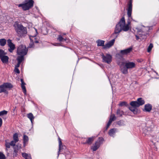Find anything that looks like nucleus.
Here are the masks:
<instances>
[{
	"mask_svg": "<svg viewBox=\"0 0 159 159\" xmlns=\"http://www.w3.org/2000/svg\"><path fill=\"white\" fill-rule=\"evenodd\" d=\"M66 34H62L58 35L57 40H67V39L66 37Z\"/></svg>",
	"mask_w": 159,
	"mask_h": 159,
	"instance_id": "obj_20",
	"label": "nucleus"
},
{
	"mask_svg": "<svg viewBox=\"0 0 159 159\" xmlns=\"http://www.w3.org/2000/svg\"><path fill=\"white\" fill-rule=\"evenodd\" d=\"M7 113V111L6 110H3L0 111V116H2L3 115H6Z\"/></svg>",
	"mask_w": 159,
	"mask_h": 159,
	"instance_id": "obj_35",
	"label": "nucleus"
},
{
	"mask_svg": "<svg viewBox=\"0 0 159 159\" xmlns=\"http://www.w3.org/2000/svg\"><path fill=\"white\" fill-rule=\"evenodd\" d=\"M14 27L18 36L20 37H25L27 34L26 27L23 26L21 24H19L15 22L14 25Z\"/></svg>",
	"mask_w": 159,
	"mask_h": 159,
	"instance_id": "obj_2",
	"label": "nucleus"
},
{
	"mask_svg": "<svg viewBox=\"0 0 159 159\" xmlns=\"http://www.w3.org/2000/svg\"><path fill=\"white\" fill-rule=\"evenodd\" d=\"M22 156L25 159L28 157V155L26 153L23 152L22 153Z\"/></svg>",
	"mask_w": 159,
	"mask_h": 159,
	"instance_id": "obj_44",
	"label": "nucleus"
},
{
	"mask_svg": "<svg viewBox=\"0 0 159 159\" xmlns=\"http://www.w3.org/2000/svg\"><path fill=\"white\" fill-rule=\"evenodd\" d=\"M152 105L150 104H147L145 105L144 108L143 109L144 111L150 112L152 109Z\"/></svg>",
	"mask_w": 159,
	"mask_h": 159,
	"instance_id": "obj_16",
	"label": "nucleus"
},
{
	"mask_svg": "<svg viewBox=\"0 0 159 159\" xmlns=\"http://www.w3.org/2000/svg\"><path fill=\"white\" fill-rule=\"evenodd\" d=\"M118 64L119 66L120 70L123 74H126L128 73V69L125 65V61L120 62H119Z\"/></svg>",
	"mask_w": 159,
	"mask_h": 159,
	"instance_id": "obj_9",
	"label": "nucleus"
},
{
	"mask_svg": "<svg viewBox=\"0 0 159 159\" xmlns=\"http://www.w3.org/2000/svg\"><path fill=\"white\" fill-rule=\"evenodd\" d=\"M16 141L14 140L11 141L10 143L11 146L15 147L16 145H15V143H16Z\"/></svg>",
	"mask_w": 159,
	"mask_h": 159,
	"instance_id": "obj_42",
	"label": "nucleus"
},
{
	"mask_svg": "<svg viewBox=\"0 0 159 159\" xmlns=\"http://www.w3.org/2000/svg\"><path fill=\"white\" fill-rule=\"evenodd\" d=\"M20 63L18 62L17 64L15 66V67H17V68H18V67L20 66Z\"/></svg>",
	"mask_w": 159,
	"mask_h": 159,
	"instance_id": "obj_48",
	"label": "nucleus"
},
{
	"mask_svg": "<svg viewBox=\"0 0 159 159\" xmlns=\"http://www.w3.org/2000/svg\"><path fill=\"white\" fill-rule=\"evenodd\" d=\"M5 88L11 89L13 87V85L10 83H5L3 84Z\"/></svg>",
	"mask_w": 159,
	"mask_h": 159,
	"instance_id": "obj_23",
	"label": "nucleus"
},
{
	"mask_svg": "<svg viewBox=\"0 0 159 159\" xmlns=\"http://www.w3.org/2000/svg\"><path fill=\"white\" fill-rule=\"evenodd\" d=\"M0 59L3 63H7L8 61L9 58L7 56L4 55Z\"/></svg>",
	"mask_w": 159,
	"mask_h": 159,
	"instance_id": "obj_19",
	"label": "nucleus"
},
{
	"mask_svg": "<svg viewBox=\"0 0 159 159\" xmlns=\"http://www.w3.org/2000/svg\"><path fill=\"white\" fill-rule=\"evenodd\" d=\"M6 43V40H0V44L1 46H4Z\"/></svg>",
	"mask_w": 159,
	"mask_h": 159,
	"instance_id": "obj_40",
	"label": "nucleus"
},
{
	"mask_svg": "<svg viewBox=\"0 0 159 159\" xmlns=\"http://www.w3.org/2000/svg\"><path fill=\"white\" fill-rule=\"evenodd\" d=\"M5 145L6 147L8 148H10V146H11L10 143H8L7 142H6Z\"/></svg>",
	"mask_w": 159,
	"mask_h": 159,
	"instance_id": "obj_43",
	"label": "nucleus"
},
{
	"mask_svg": "<svg viewBox=\"0 0 159 159\" xmlns=\"http://www.w3.org/2000/svg\"><path fill=\"white\" fill-rule=\"evenodd\" d=\"M148 131L146 129H145L143 130V134H144V136H146V135H147L148 134Z\"/></svg>",
	"mask_w": 159,
	"mask_h": 159,
	"instance_id": "obj_46",
	"label": "nucleus"
},
{
	"mask_svg": "<svg viewBox=\"0 0 159 159\" xmlns=\"http://www.w3.org/2000/svg\"><path fill=\"white\" fill-rule=\"evenodd\" d=\"M96 43L98 44V46L104 47V40H97Z\"/></svg>",
	"mask_w": 159,
	"mask_h": 159,
	"instance_id": "obj_30",
	"label": "nucleus"
},
{
	"mask_svg": "<svg viewBox=\"0 0 159 159\" xmlns=\"http://www.w3.org/2000/svg\"><path fill=\"white\" fill-rule=\"evenodd\" d=\"M145 103L144 100L142 98L137 99L136 101H132L130 103V105L131 106L139 107L140 106L143 105Z\"/></svg>",
	"mask_w": 159,
	"mask_h": 159,
	"instance_id": "obj_8",
	"label": "nucleus"
},
{
	"mask_svg": "<svg viewBox=\"0 0 159 159\" xmlns=\"http://www.w3.org/2000/svg\"><path fill=\"white\" fill-rule=\"evenodd\" d=\"M153 47V44L152 43H150L147 49V52H150L152 48Z\"/></svg>",
	"mask_w": 159,
	"mask_h": 159,
	"instance_id": "obj_34",
	"label": "nucleus"
},
{
	"mask_svg": "<svg viewBox=\"0 0 159 159\" xmlns=\"http://www.w3.org/2000/svg\"><path fill=\"white\" fill-rule=\"evenodd\" d=\"M116 114L119 117L121 116L124 114L123 111L120 110V109H118L116 110Z\"/></svg>",
	"mask_w": 159,
	"mask_h": 159,
	"instance_id": "obj_29",
	"label": "nucleus"
},
{
	"mask_svg": "<svg viewBox=\"0 0 159 159\" xmlns=\"http://www.w3.org/2000/svg\"><path fill=\"white\" fill-rule=\"evenodd\" d=\"M59 151L58 152V156H59V154H60V152H61V146H62V143L60 139L59 138Z\"/></svg>",
	"mask_w": 159,
	"mask_h": 159,
	"instance_id": "obj_33",
	"label": "nucleus"
},
{
	"mask_svg": "<svg viewBox=\"0 0 159 159\" xmlns=\"http://www.w3.org/2000/svg\"><path fill=\"white\" fill-rule=\"evenodd\" d=\"M2 124V120L1 118L0 117V127H1Z\"/></svg>",
	"mask_w": 159,
	"mask_h": 159,
	"instance_id": "obj_49",
	"label": "nucleus"
},
{
	"mask_svg": "<svg viewBox=\"0 0 159 159\" xmlns=\"http://www.w3.org/2000/svg\"><path fill=\"white\" fill-rule=\"evenodd\" d=\"M5 155L2 152H0V159H5Z\"/></svg>",
	"mask_w": 159,
	"mask_h": 159,
	"instance_id": "obj_41",
	"label": "nucleus"
},
{
	"mask_svg": "<svg viewBox=\"0 0 159 159\" xmlns=\"http://www.w3.org/2000/svg\"><path fill=\"white\" fill-rule=\"evenodd\" d=\"M110 125L108 124H107V125H106V130H107L108 129V127H109V126Z\"/></svg>",
	"mask_w": 159,
	"mask_h": 159,
	"instance_id": "obj_50",
	"label": "nucleus"
},
{
	"mask_svg": "<svg viewBox=\"0 0 159 159\" xmlns=\"http://www.w3.org/2000/svg\"><path fill=\"white\" fill-rule=\"evenodd\" d=\"M20 56H18L16 58V60L18 62L21 63L24 59V56L23 55H19Z\"/></svg>",
	"mask_w": 159,
	"mask_h": 159,
	"instance_id": "obj_27",
	"label": "nucleus"
},
{
	"mask_svg": "<svg viewBox=\"0 0 159 159\" xmlns=\"http://www.w3.org/2000/svg\"><path fill=\"white\" fill-rule=\"evenodd\" d=\"M16 107H15V108H14V109H13V110L14 111H15V110H16Z\"/></svg>",
	"mask_w": 159,
	"mask_h": 159,
	"instance_id": "obj_56",
	"label": "nucleus"
},
{
	"mask_svg": "<svg viewBox=\"0 0 159 159\" xmlns=\"http://www.w3.org/2000/svg\"><path fill=\"white\" fill-rule=\"evenodd\" d=\"M31 157L29 156H28V157L25 159H31Z\"/></svg>",
	"mask_w": 159,
	"mask_h": 159,
	"instance_id": "obj_52",
	"label": "nucleus"
},
{
	"mask_svg": "<svg viewBox=\"0 0 159 159\" xmlns=\"http://www.w3.org/2000/svg\"><path fill=\"white\" fill-rule=\"evenodd\" d=\"M123 57L124 56L121 53V52L120 51V53L116 54L115 55V57L116 58L120 59V60L124 59Z\"/></svg>",
	"mask_w": 159,
	"mask_h": 159,
	"instance_id": "obj_28",
	"label": "nucleus"
},
{
	"mask_svg": "<svg viewBox=\"0 0 159 159\" xmlns=\"http://www.w3.org/2000/svg\"><path fill=\"white\" fill-rule=\"evenodd\" d=\"M125 65L128 69H132L135 67L136 65L134 62L129 61H125Z\"/></svg>",
	"mask_w": 159,
	"mask_h": 159,
	"instance_id": "obj_12",
	"label": "nucleus"
},
{
	"mask_svg": "<svg viewBox=\"0 0 159 159\" xmlns=\"http://www.w3.org/2000/svg\"><path fill=\"white\" fill-rule=\"evenodd\" d=\"M20 81L21 83V85H25L26 84L24 82L23 79H20Z\"/></svg>",
	"mask_w": 159,
	"mask_h": 159,
	"instance_id": "obj_47",
	"label": "nucleus"
},
{
	"mask_svg": "<svg viewBox=\"0 0 159 159\" xmlns=\"http://www.w3.org/2000/svg\"><path fill=\"white\" fill-rule=\"evenodd\" d=\"M0 40H6V39H0Z\"/></svg>",
	"mask_w": 159,
	"mask_h": 159,
	"instance_id": "obj_59",
	"label": "nucleus"
},
{
	"mask_svg": "<svg viewBox=\"0 0 159 159\" xmlns=\"http://www.w3.org/2000/svg\"><path fill=\"white\" fill-rule=\"evenodd\" d=\"M60 44L59 43H56L55 44H54L55 46H58V45H59Z\"/></svg>",
	"mask_w": 159,
	"mask_h": 159,
	"instance_id": "obj_54",
	"label": "nucleus"
},
{
	"mask_svg": "<svg viewBox=\"0 0 159 159\" xmlns=\"http://www.w3.org/2000/svg\"><path fill=\"white\" fill-rule=\"evenodd\" d=\"M13 139L16 142H18L19 141V139L18 137V134L17 133H15L14 134L13 136Z\"/></svg>",
	"mask_w": 159,
	"mask_h": 159,
	"instance_id": "obj_32",
	"label": "nucleus"
},
{
	"mask_svg": "<svg viewBox=\"0 0 159 159\" xmlns=\"http://www.w3.org/2000/svg\"><path fill=\"white\" fill-rule=\"evenodd\" d=\"M14 71L17 74H19L20 73V71L19 69L18 68H17V67H15Z\"/></svg>",
	"mask_w": 159,
	"mask_h": 159,
	"instance_id": "obj_45",
	"label": "nucleus"
},
{
	"mask_svg": "<svg viewBox=\"0 0 159 159\" xmlns=\"http://www.w3.org/2000/svg\"><path fill=\"white\" fill-rule=\"evenodd\" d=\"M8 45L10 48L8 49V51L10 52H12L15 48V46L12 42L11 40H7Z\"/></svg>",
	"mask_w": 159,
	"mask_h": 159,
	"instance_id": "obj_15",
	"label": "nucleus"
},
{
	"mask_svg": "<svg viewBox=\"0 0 159 159\" xmlns=\"http://www.w3.org/2000/svg\"><path fill=\"white\" fill-rule=\"evenodd\" d=\"M63 147V146L62 145V146H61V152H61V149H62V147Z\"/></svg>",
	"mask_w": 159,
	"mask_h": 159,
	"instance_id": "obj_57",
	"label": "nucleus"
},
{
	"mask_svg": "<svg viewBox=\"0 0 159 159\" xmlns=\"http://www.w3.org/2000/svg\"><path fill=\"white\" fill-rule=\"evenodd\" d=\"M34 43H39V41L38 40H35V42H34Z\"/></svg>",
	"mask_w": 159,
	"mask_h": 159,
	"instance_id": "obj_53",
	"label": "nucleus"
},
{
	"mask_svg": "<svg viewBox=\"0 0 159 159\" xmlns=\"http://www.w3.org/2000/svg\"><path fill=\"white\" fill-rule=\"evenodd\" d=\"M34 2L33 0H25L22 3L18 5L19 7H21L24 11H27L32 7Z\"/></svg>",
	"mask_w": 159,
	"mask_h": 159,
	"instance_id": "obj_4",
	"label": "nucleus"
},
{
	"mask_svg": "<svg viewBox=\"0 0 159 159\" xmlns=\"http://www.w3.org/2000/svg\"><path fill=\"white\" fill-rule=\"evenodd\" d=\"M128 9H127V14L128 18L127 20V23L125 24V17H122L120 19L119 22L118 23L119 25L122 24V26H120L123 29V31H127L131 28V22L133 20L131 16L132 11V0H130L128 3Z\"/></svg>",
	"mask_w": 159,
	"mask_h": 159,
	"instance_id": "obj_1",
	"label": "nucleus"
},
{
	"mask_svg": "<svg viewBox=\"0 0 159 159\" xmlns=\"http://www.w3.org/2000/svg\"><path fill=\"white\" fill-rule=\"evenodd\" d=\"M118 105L120 107H122L123 106H125L126 107H128L129 105L127 103V102H120L119 104Z\"/></svg>",
	"mask_w": 159,
	"mask_h": 159,
	"instance_id": "obj_31",
	"label": "nucleus"
},
{
	"mask_svg": "<svg viewBox=\"0 0 159 159\" xmlns=\"http://www.w3.org/2000/svg\"><path fill=\"white\" fill-rule=\"evenodd\" d=\"M34 42H33V40H31L29 45L27 48H33L34 47Z\"/></svg>",
	"mask_w": 159,
	"mask_h": 159,
	"instance_id": "obj_39",
	"label": "nucleus"
},
{
	"mask_svg": "<svg viewBox=\"0 0 159 159\" xmlns=\"http://www.w3.org/2000/svg\"><path fill=\"white\" fill-rule=\"evenodd\" d=\"M6 54L3 50L0 49V59Z\"/></svg>",
	"mask_w": 159,
	"mask_h": 159,
	"instance_id": "obj_38",
	"label": "nucleus"
},
{
	"mask_svg": "<svg viewBox=\"0 0 159 159\" xmlns=\"http://www.w3.org/2000/svg\"><path fill=\"white\" fill-rule=\"evenodd\" d=\"M115 40H111L106 44L104 46L105 48H109L112 46L114 44Z\"/></svg>",
	"mask_w": 159,
	"mask_h": 159,
	"instance_id": "obj_21",
	"label": "nucleus"
},
{
	"mask_svg": "<svg viewBox=\"0 0 159 159\" xmlns=\"http://www.w3.org/2000/svg\"><path fill=\"white\" fill-rule=\"evenodd\" d=\"M28 51V49L25 45H20L17 48V53L18 55L25 56L27 54Z\"/></svg>",
	"mask_w": 159,
	"mask_h": 159,
	"instance_id": "obj_6",
	"label": "nucleus"
},
{
	"mask_svg": "<svg viewBox=\"0 0 159 159\" xmlns=\"http://www.w3.org/2000/svg\"><path fill=\"white\" fill-rule=\"evenodd\" d=\"M27 117L31 121L32 123H33V121L34 118L33 114L31 113H30L27 114Z\"/></svg>",
	"mask_w": 159,
	"mask_h": 159,
	"instance_id": "obj_24",
	"label": "nucleus"
},
{
	"mask_svg": "<svg viewBox=\"0 0 159 159\" xmlns=\"http://www.w3.org/2000/svg\"><path fill=\"white\" fill-rule=\"evenodd\" d=\"M116 129H110L108 132L109 134L111 136H113L115 134Z\"/></svg>",
	"mask_w": 159,
	"mask_h": 159,
	"instance_id": "obj_26",
	"label": "nucleus"
},
{
	"mask_svg": "<svg viewBox=\"0 0 159 159\" xmlns=\"http://www.w3.org/2000/svg\"><path fill=\"white\" fill-rule=\"evenodd\" d=\"M34 29L35 30V34L34 35L29 36L30 40H32L31 38V37H35L36 36V35L38 33L37 29L35 28H34Z\"/></svg>",
	"mask_w": 159,
	"mask_h": 159,
	"instance_id": "obj_36",
	"label": "nucleus"
},
{
	"mask_svg": "<svg viewBox=\"0 0 159 159\" xmlns=\"http://www.w3.org/2000/svg\"><path fill=\"white\" fill-rule=\"evenodd\" d=\"M137 107L131 106L129 107V109L132 111L134 114H137L138 113V109L137 108Z\"/></svg>",
	"mask_w": 159,
	"mask_h": 159,
	"instance_id": "obj_18",
	"label": "nucleus"
},
{
	"mask_svg": "<svg viewBox=\"0 0 159 159\" xmlns=\"http://www.w3.org/2000/svg\"><path fill=\"white\" fill-rule=\"evenodd\" d=\"M5 87L3 84L0 85V93L2 92L7 93L8 92L5 89Z\"/></svg>",
	"mask_w": 159,
	"mask_h": 159,
	"instance_id": "obj_25",
	"label": "nucleus"
},
{
	"mask_svg": "<svg viewBox=\"0 0 159 159\" xmlns=\"http://www.w3.org/2000/svg\"><path fill=\"white\" fill-rule=\"evenodd\" d=\"M23 146L25 147V146L28 144L29 141V138L25 134H24L23 136Z\"/></svg>",
	"mask_w": 159,
	"mask_h": 159,
	"instance_id": "obj_17",
	"label": "nucleus"
},
{
	"mask_svg": "<svg viewBox=\"0 0 159 159\" xmlns=\"http://www.w3.org/2000/svg\"><path fill=\"white\" fill-rule=\"evenodd\" d=\"M94 139V137L84 138L83 139L86 140L85 142L83 141V144H87L89 145H91Z\"/></svg>",
	"mask_w": 159,
	"mask_h": 159,
	"instance_id": "obj_13",
	"label": "nucleus"
},
{
	"mask_svg": "<svg viewBox=\"0 0 159 159\" xmlns=\"http://www.w3.org/2000/svg\"><path fill=\"white\" fill-rule=\"evenodd\" d=\"M2 29V28L0 26V30Z\"/></svg>",
	"mask_w": 159,
	"mask_h": 159,
	"instance_id": "obj_60",
	"label": "nucleus"
},
{
	"mask_svg": "<svg viewBox=\"0 0 159 159\" xmlns=\"http://www.w3.org/2000/svg\"><path fill=\"white\" fill-rule=\"evenodd\" d=\"M25 111V108H23V110H22L21 111L22 112V111Z\"/></svg>",
	"mask_w": 159,
	"mask_h": 159,
	"instance_id": "obj_58",
	"label": "nucleus"
},
{
	"mask_svg": "<svg viewBox=\"0 0 159 159\" xmlns=\"http://www.w3.org/2000/svg\"><path fill=\"white\" fill-rule=\"evenodd\" d=\"M21 87L25 95L26 94V90L25 85H21Z\"/></svg>",
	"mask_w": 159,
	"mask_h": 159,
	"instance_id": "obj_37",
	"label": "nucleus"
},
{
	"mask_svg": "<svg viewBox=\"0 0 159 159\" xmlns=\"http://www.w3.org/2000/svg\"><path fill=\"white\" fill-rule=\"evenodd\" d=\"M104 140L102 137H99L97 140L95 142L93 146L92 147L91 149L93 151L97 150L100 147V145L102 144Z\"/></svg>",
	"mask_w": 159,
	"mask_h": 159,
	"instance_id": "obj_7",
	"label": "nucleus"
},
{
	"mask_svg": "<svg viewBox=\"0 0 159 159\" xmlns=\"http://www.w3.org/2000/svg\"><path fill=\"white\" fill-rule=\"evenodd\" d=\"M133 49L132 47H130L128 48L125 49L121 50L120 52L123 55V56L125 55H127L132 52Z\"/></svg>",
	"mask_w": 159,
	"mask_h": 159,
	"instance_id": "obj_14",
	"label": "nucleus"
},
{
	"mask_svg": "<svg viewBox=\"0 0 159 159\" xmlns=\"http://www.w3.org/2000/svg\"><path fill=\"white\" fill-rule=\"evenodd\" d=\"M102 58L103 62L108 64L110 63L112 61V57L109 54H107L106 56H104L103 54L102 55Z\"/></svg>",
	"mask_w": 159,
	"mask_h": 159,
	"instance_id": "obj_10",
	"label": "nucleus"
},
{
	"mask_svg": "<svg viewBox=\"0 0 159 159\" xmlns=\"http://www.w3.org/2000/svg\"><path fill=\"white\" fill-rule=\"evenodd\" d=\"M60 41H63V40H59Z\"/></svg>",
	"mask_w": 159,
	"mask_h": 159,
	"instance_id": "obj_61",
	"label": "nucleus"
},
{
	"mask_svg": "<svg viewBox=\"0 0 159 159\" xmlns=\"http://www.w3.org/2000/svg\"><path fill=\"white\" fill-rule=\"evenodd\" d=\"M116 118L115 115L114 114H112L110 117L109 120L107 123L108 124L110 125L112 122L115 120Z\"/></svg>",
	"mask_w": 159,
	"mask_h": 159,
	"instance_id": "obj_22",
	"label": "nucleus"
},
{
	"mask_svg": "<svg viewBox=\"0 0 159 159\" xmlns=\"http://www.w3.org/2000/svg\"><path fill=\"white\" fill-rule=\"evenodd\" d=\"M122 24L119 25L117 24L115 28V32L111 35V40H115L118 36L119 33L122 30L123 31V29L120 26H122Z\"/></svg>",
	"mask_w": 159,
	"mask_h": 159,
	"instance_id": "obj_5",
	"label": "nucleus"
},
{
	"mask_svg": "<svg viewBox=\"0 0 159 159\" xmlns=\"http://www.w3.org/2000/svg\"><path fill=\"white\" fill-rule=\"evenodd\" d=\"M150 27L143 26L142 28H137L136 30L138 32V35H136L137 39L140 40L146 39L147 36H148V31L149 30Z\"/></svg>",
	"mask_w": 159,
	"mask_h": 159,
	"instance_id": "obj_3",
	"label": "nucleus"
},
{
	"mask_svg": "<svg viewBox=\"0 0 159 159\" xmlns=\"http://www.w3.org/2000/svg\"><path fill=\"white\" fill-rule=\"evenodd\" d=\"M83 139H84V138H82V143H83V142H85V140H83Z\"/></svg>",
	"mask_w": 159,
	"mask_h": 159,
	"instance_id": "obj_55",
	"label": "nucleus"
},
{
	"mask_svg": "<svg viewBox=\"0 0 159 159\" xmlns=\"http://www.w3.org/2000/svg\"><path fill=\"white\" fill-rule=\"evenodd\" d=\"M143 61V60L142 59H140V60H139V59H138L137 60V61L139 62H142V61Z\"/></svg>",
	"mask_w": 159,
	"mask_h": 159,
	"instance_id": "obj_51",
	"label": "nucleus"
},
{
	"mask_svg": "<svg viewBox=\"0 0 159 159\" xmlns=\"http://www.w3.org/2000/svg\"><path fill=\"white\" fill-rule=\"evenodd\" d=\"M14 151L13 153V157H15L18 155V153L21 148V145H16L13 147Z\"/></svg>",
	"mask_w": 159,
	"mask_h": 159,
	"instance_id": "obj_11",
	"label": "nucleus"
}]
</instances>
